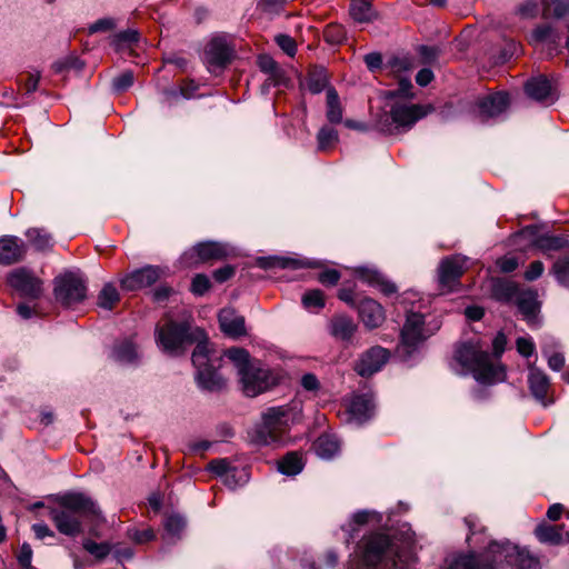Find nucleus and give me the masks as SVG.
Here are the masks:
<instances>
[{
  "mask_svg": "<svg viewBox=\"0 0 569 569\" xmlns=\"http://www.w3.org/2000/svg\"><path fill=\"white\" fill-rule=\"evenodd\" d=\"M539 561L526 549L509 541L492 540L483 553L460 555L448 569H538Z\"/></svg>",
  "mask_w": 569,
  "mask_h": 569,
  "instance_id": "nucleus-1",
  "label": "nucleus"
},
{
  "mask_svg": "<svg viewBox=\"0 0 569 569\" xmlns=\"http://www.w3.org/2000/svg\"><path fill=\"white\" fill-rule=\"evenodd\" d=\"M98 513L99 508L91 498L71 492L59 498L58 506L50 510V519L60 533L76 536L81 532L82 520Z\"/></svg>",
  "mask_w": 569,
  "mask_h": 569,
  "instance_id": "nucleus-2",
  "label": "nucleus"
},
{
  "mask_svg": "<svg viewBox=\"0 0 569 569\" xmlns=\"http://www.w3.org/2000/svg\"><path fill=\"white\" fill-rule=\"evenodd\" d=\"M224 356L233 363L240 388L247 397H257L274 385L270 370L252 359L247 350L233 347L226 350Z\"/></svg>",
  "mask_w": 569,
  "mask_h": 569,
  "instance_id": "nucleus-3",
  "label": "nucleus"
},
{
  "mask_svg": "<svg viewBox=\"0 0 569 569\" xmlns=\"http://www.w3.org/2000/svg\"><path fill=\"white\" fill-rule=\"evenodd\" d=\"M302 403L299 400L268 408L262 413V421L254 430V441L260 445H271L280 441L289 427L300 420Z\"/></svg>",
  "mask_w": 569,
  "mask_h": 569,
  "instance_id": "nucleus-4",
  "label": "nucleus"
},
{
  "mask_svg": "<svg viewBox=\"0 0 569 569\" xmlns=\"http://www.w3.org/2000/svg\"><path fill=\"white\" fill-rule=\"evenodd\" d=\"M455 359L462 369L470 371L479 382L495 383L505 379L503 368L493 365L489 353L473 343L460 346L455 352Z\"/></svg>",
  "mask_w": 569,
  "mask_h": 569,
  "instance_id": "nucleus-5",
  "label": "nucleus"
},
{
  "mask_svg": "<svg viewBox=\"0 0 569 569\" xmlns=\"http://www.w3.org/2000/svg\"><path fill=\"white\" fill-rule=\"evenodd\" d=\"M429 111V107L395 101L389 110H383L377 116L375 127L382 133L396 134L411 129Z\"/></svg>",
  "mask_w": 569,
  "mask_h": 569,
  "instance_id": "nucleus-6",
  "label": "nucleus"
},
{
  "mask_svg": "<svg viewBox=\"0 0 569 569\" xmlns=\"http://www.w3.org/2000/svg\"><path fill=\"white\" fill-rule=\"evenodd\" d=\"M204 333L199 328H192L188 321L180 323L168 321L156 329V341L163 352L178 356L196 341L203 342Z\"/></svg>",
  "mask_w": 569,
  "mask_h": 569,
  "instance_id": "nucleus-7",
  "label": "nucleus"
},
{
  "mask_svg": "<svg viewBox=\"0 0 569 569\" xmlns=\"http://www.w3.org/2000/svg\"><path fill=\"white\" fill-rule=\"evenodd\" d=\"M438 329L437 323L433 326L427 325L423 315L408 313L400 333V343L397 347L398 355L403 359L411 357Z\"/></svg>",
  "mask_w": 569,
  "mask_h": 569,
  "instance_id": "nucleus-8",
  "label": "nucleus"
},
{
  "mask_svg": "<svg viewBox=\"0 0 569 569\" xmlns=\"http://www.w3.org/2000/svg\"><path fill=\"white\" fill-rule=\"evenodd\" d=\"M209 351L206 342L197 343L192 353V363L197 368L198 386L208 391H220L226 387L223 379L217 370L209 363Z\"/></svg>",
  "mask_w": 569,
  "mask_h": 569,
  "instance_id": "nucleus-9",
  "label": "nucleus"
},
{
  "mask_svg": "<svg viewBox=\"0 0 569 569\" xmlns=\"http://www.w3.org/2000/svg\"><path fill=\"white\" fill-rule=\"evenodd\" d=\"M54 297L66 307H72L86 299L87 286L76 273L67 272L54 279Z\"/></svg>",
  "mask_w": 569,
  "mask_h": 569,
  "instance_id": "nucleus-10",
  "label": "nucleus"
},
{
  "mask_svg": "<svg viewBox=\"0 0 569 569\" xmlns=\"http://www.w3.org/2000/svg\"><path fill=\"white\" fill-rule=\"evenodd\" d=\"M391 555L390 539L383 533H371L361 541V556L368 566H376Z\"/></svg>",
  "mask_w": 569,
  "mask_h": 569,
  "instance_id": "nucleus-11",
  "label": "nucleus"
},
{
  "mask_svg": "<svg viewBox=\"0 0 569 569\" xmlns=\"http://www.w3.org/2000/svg\"><path fill=\"white\" fill-rule=\"evenodd\" d=\"M8 283L21 297L37 299L42 292L41 281L26 268H18L8 276Z\"/></svg>",
  "mask_w": 569,
  "mask_h": 569,
  "instance_id": "nucleus-12",
  "label": "nucleus"
},
{
  "mask_svg": "<svg viewBox=\"0 0 569 569\" xmlns=\"http://www.w3.org/2000/svg\"><path fill=\"white\" fill-rule=\"evenodd\" d=\"M389 351L380 346L371 347L365 351L355 363V371L363 377L368 378L380 371L389 359Z\"/></svg>",
  "mask_w": 569,
  "mask_h": 569,
  "instance_id": "nucleus-13",
  "label": "nucleus"
},
{
  "mask_svg": "<svg viewBox=\"0 0 569 569\" xmlns=\"http://www.w3.org/2000/svg\"><path fill=\"white\" fill-rule=\"evenodd\" d=\"M163 270L156 266H146L127 274L120 280L121 288L127 291L141 290L156 283Z\"/></svg>",
  "mask_w": 569,
  "mask_h": 569,
  "instance_id": "nucleus-14",
  "label": "nucleus"
},
{
  "mask_svg": "<svg viewBox=\"0 0 569 569\" xmlns=\"http://www.w3.org/2000/svg\"><path fill=\"white\" fill-rule=\"evenodd\" d=\"M231 57L232 49L222 37L212 38L204 50V61L210 70L226 67Z\"/></svg>",
  "mask_w": 569,
  "mask_h": 569,
  "instance_id": "nucleus-15",
  "label": "nucleus"
},
{
  "mask_svg": "<svg viewBox=\"0 0 569 569\" xmlns=\"http://www.w3.org/2000/svg\"><path fill=\"white\" fill-rule=\"evenodd\" d=\"M466 268V258L461 256H452L446 258L439 266V283L442 289L451 290L453 284L462 276Z\"/></svg>",
  "mask_w": 569,
  "mask_h": 569,
  "instance_id": "nucleus-16",
  "label": "nucleus"
},
{
  "mask_svg": "<svg viewBox=\"0 0 569 569\" xmlns=\"http://www.w3.org/2000/svg\"><path fill=\"white\" fill-rule=\"evenodd\" d=\"M515 300L519 311L528 325L537 326L539 322L538 313L540 310V302L538 301L537 292L533 290L519 291Z\"/></svg>",
  "mask_w": 569,
  "mask_h": 569,
  "instance_id": "nucleus-17",
  "label": "nucleus"
},
{
  "mask_svg": "<svg viewBox=\"0 0 569 569\" xmlns=\"http://www.w3.org/2000/svg\"><path fill=\"white\" fill-rule=\"evenodd\" d=\"M359 317L369 329L380 327L386 319L382 306L370 298L361 300L359 305Z\"/></svg>",
  "mask_w": 569,
  "mask_h": 569,
  "instance_id": "nucleus-18",
  "label": "nucleus"
},
{
  "mask_svg": "<svg viewBox=\"0 0 569 569\" xmlns=\"http://www.w3.org/2000/svg\"><path fill=\"white\" fill-rule=\"evenodd\" d=\"M219 323L221 330L233 338L246 335L244 318L237 313L232 308H223L219 312Z\"/></svg>",
  "mask_w": 569,
  "mask_h": 569,
  "instance_id": "nucleus-19",
  "label": "nucleus"
},
{
  "mask_svg": "<svg viewBox=\"0 0 569 569\" xmlns=\"http://www.w3.org/2000/svg\"><path fill=\"white\" fill-rule=\"evenodd\" d=\"M355 273L361 281L376 287L386 296H390L397 291L396 284L386 279V277L376 269L359 267L355 270Z\"/></svg>",
  "mask_w": 569,
  "mask_h": 569,
  "instance_id": "nucleus-20",
  "label": "nucleus"
},
{
  "mask_svg": "<svg viewBox=\"0 0 569 569\" xmlns=\"http://www.w3.org/2000/svg\"><path fill=\"white\" fill-rule=\"evenodd\" d=\"M24 246L22 241L12 236L0 238V263L12 264L18 262L24 256Z\"/></svg>",
  "mask_w": 569,
  "mask_h": 569,
  "instance_id": "nucleus-21",
  "label": "nucleus"
},
{
  "mask_svg": "<svg viewBox=\"0 0 569 569\" xmlns=\"http://www.w3.org/2000/svg\"><path fill=\"white\" fill-rule=\"evenodd\" d=\"M509 102L508 93H493L479 100V112L483 118L497 117L508 108Z\"/></svg>",
  "mask_w": 569,
  "mask_h": 569,
  "instance_id": "nucleus-22",
  "label": "nucleus"
},
{
  "mask_svg": "<svg viewBox=\"0 0 569 569\" xmlns=\"http://www.w3.org/2000/svg\"><path fill=\"white\" fill-rule=\"evenodd\" d=\"M525 90L530 98L539 102L552 103L556 100L550 81L542 76L527 81Z\"/></svg>",
  "mask_w": 569,
  "mask_h": 569,
  "instance_id": "nucleus-23",
  "label": "nucleus"
},
{
  "mask_svg": "<svg viewBox=\"0 0 569 569\" xmlns=\"http://www.w3.org/2000/svg\"><path fill=\"white\" fill-rule=\"evenodd\" d=\"M373 401L369 396L356 395L349 403V415L357 423H363L373 413Z\"/></svg>",
  "mask_w": 569,
  "mask_h": 569,
  "instance_id": "nucleus-24",
  "label": "nucleus"
},
{
  "mask_svg": "<svg viewBox=\"0 0 569 569\" xmlns=\"http://www.w3.org/2000/svg\"><path fill=\"white\" fill-rule=\"evenodd\" d=\"M193 252L201 262L220 260L228 254L227 247L223 243L216 241L200 242L193 247Z\"/></svg>",
  "mask_w": 569,
  "mask_h": 569,
  "instance_id": "nucleus-25",
  "label": "nucleus"
},
{
  "mask_svg": "<svg viewBox=\"0 0 569 569\" xmlns=\"http://www.w3.org/2000/svg\"><path fill=\"white\" fill-rule=\"evenodd\" d=\"M528 383L532 396L546 405L545 398L550 386L547 375L537 368H530Z\"/></svg>",
  "mask_w": 569,
  "mask_h": 569,
  "instance_id": "nucleus-26",
  "label": "nucleus"
},
{
  "mask_svg": "<svg viewBox=\"0 0 569 569\" xmlns=\"http://www.w3.org/2000/svg\"><path fill=\"white\" fill-rule=\"evenodd\" d=\"M356 329L357 325L350 317L339 315L331 319L330 332L337 339L343 341L350 340L356 332Z\"/></svg>",
  "mask_w": 569,
  "mask_h": 569,
  "instance_id": "nucleus-27",
  "label": "nucleus"
},
{
  "mask_svg": "<svg viewBox=\"0 0 569 569\" xmlns=\"http://www.w3.org/2000/svg\"><path fill=\"white\" fill-rule=\"evenodd\" d=\"M350 16L356 22L366 23L371 22L377 14L368 0H352Z\"/></svg>",
  "mask_w": 569,
  "mask_h": 569,
  "instance_id": "nucleus-28",
  "label": "nucleus"
},
{
  "mask_svg": "<svg viewBox=\"0 0 569 569\" xmlns=\"http://www.w3.org/2000/svg\"><path fill=\"white\" fill-rule=\"evenodd\" d=\"M112 357L123 365H131L138 360V351L131 340H123L114 346Z\"/></svg>",
  "mask_w": 569,
  "mask_h": 569,
  "instance_id": "nucleus-29",
  "label": "nucleus"
},
{
  "mask_svg": "<svg viewBox=\"0 0 569 569\" xmlns=\"http://www.w3.org/2000/svg\"><path fill=\"white\" fill-rule=\"evenodd\" d=\"M338 440L330 435L320 436L315 442V450L320 458L330 459L339 451Z\"/></svg>",
  "mask_w": 569,
  "mask_h": 569,
  "instance_id": "nucleus-30",
  "label": "nucleus"
},
{
  "mask_svg": "<svg viewBox=\"0 0 569 569\" xmlns=\"http://www.w3.org/2000/svg\"><path fill=\"white\" fill-rule=\"evenodd\" d=\"M278 469L283 475L296 476L303 469L302 458L297 452H289L278 462Z\"/></svg>",
  "mask_w": 569,
  "mask_h": 569,
  "instance_id": "nucleus-31",
  "label": "nucleus"
},
{
  "mask_svg": "<svg viewBox=\"0 0 569 569\" xmlns=\"http://www.w3.org/2000/svg\"><path fill=\"white\" fill-rule=\"evenodd\" d=\"M535 244L538 249L547 252L561 250L569 246V241L562 236L543 234L536 239Z\"/></svg>",
  "mask_w": 569,
  "mask_h": 569,
  "instance_id": "nucleus-32",
  "label": "nucleus"
},
{
  "mask_svg": "<svg viewBox=\"0 0 569 569\" xmlns=\"http://www.w3.org/2000/svg\"><path fill=\"white\" fill-rule=\"evenodd\" d=\"M327 119L331 123L342 121V107L339 101L337 91L333 88L327 90Z\"/></svg>",
  "mask_w": 569,
  "mask_h": 569,
  "instance_id": "nucleus-33",
  "label": "nucleus"
},
{
  "mask_svg": "<svg viewBox=\"0 0 569 569\" xmlns=\"http://www.w3.org/2000/svg\"><path fill=\"white\" fill-rule=\"evenodd\" d=\"M561 528L562 526L539 525L535 533L541 542L559 545L562 541Z\"/></svg>",
  "mask_w": 569,
  "mask_h": 569,
  "instance_id": "nucleus-34",
  "label": "nucleus"
},
{
  "mask_svg": "<svg viewBox=\"0 0 569 569\" xmlns=\"http://www.w3.org/2000/svg\"><path fill=\"white\" fill-rule=\"evenodd\" d=\"M259 266L264 269L270 268H290V269H299L305 266L302 261H299L297 259L287 258V257H267V258H260L259 259Z\"/></svg>",
  "mask_w": 569,
  "mask_h": 569,
  "instance_id": "nucleus-35",
  "label": "nucleus"
},
{
  "mask_svg": "<svg viewBox=\"0 0 569 569\" xmlns=\"http://www.w3.org/2000/svg\"><path fill=\"white\" fill-rule=\"evenodd\" d=\"M26 236L36 250L44 251L52 247V238L43 229L31 228L27 231Z\"/></svg>",
  "mask_w": 569,
  "mask_h": 569,
  "instance_id": "nucleus-36",
  "label": "nucleus"
},
{
  "mask_svg": "<svg viewBox=\"0 0 569 569\" xmlns=\"http://www.w3.org/2000/svg\"><path fill=\"white\" fill-rule=\"evenodd\" d=\"M518 293V288L512 282L497 280L492 284V296L499 301H510L516 299Z\"/></svg>",
  "mask_w": 569,
  "mask_h": 569,
  "instance_id": "nucleus-37",
  "label": "nucleus"
},
{
  "mask_svg": "<svg viewBox=\"0 0 569 569\" xmlns=\"http://www.w3.org/2000/svg\"><path fill=\"white\" fill-rule=\"evenodd\" d=\"M120 296L117 288L112 283H106L98 295V306L106 310H112L119 302Z\"/></svg>",
  "mask_w": 569,
  "mask_h": 569,
  "instance_id": "nucleus-38",
  "label": "nucleus"
},
{
  "mask_svg": "<svg viewBox=\"0 0 569 569\" xmlns=\"http://www.w3.org/2000/svg\"><path fill=\"white\" fill-rule=\"evenodd\" d=\"M370 516L369 511H358L352 516L350 522L342 527V530L347 532V543L357 537L359 528L368 522Z\"/></svg>",
  "mask_w": 569,
  "mask_h": 569,
  "instance_id": "nucleus-39",
  "label": "nucleus"
},
{
  "mask_svg": "<svg viewBox=\"0 0 569 569\" xmlns=\"http://www.w3.org/2000/svg\"><path fill=\"white\" fill-rule=\"evenodd\" d=\"M550 273L561 286H569V254L559 257L553 262Z\"/></svg>",
  "mask_w": 569,
  "mask_h": 569,
  "instance_id": "nucleus-40",
  "label": "nucleus"
},
{
  "mask_svg": "<svg viewBox=\"0 0 569 569\" xmlns=\"http://www.w3.org/2000/svg\"><path fill=\"white\" fill-rule=\"evenodd\" d=\"M569 13V0H549L543 6V17L563 18Z\"/></svg>",
  "mask_w": 569,
  "mask_h": 569,
  "instance_id": "nucleus-41",
  "label": "nucleus"
},
{
  "mask_svg": "<svg viewBox=\"0 0 569 569\" xmlns=\"http://www.w3.org/2000/svg\"><path fill=\"white\" fill-rule=\"evenodd\" d=\"M83 549L93 556L97 560L104 559L111 551V546L108 542H96L91 539H86L82 543Z\"/></svg>",
  "mask_w": 569,
  "mask_h": 569,
  "instance_id": "nucleus-42",
  "label": "nucleus"
},
{
  "mask_svg": "<svg viewBox=\"0 0 569 569\" xmlns=\"http://www.w3.org/2000/svg\"><path fill=\"white\" fill-rule=\"evenodd\" d=\"M308 89L312 93H320L328 84V77L323 70H315L308 77Z\"/></svg>",
  "mask_w": 569,
  "mask_h": 569,
  "instance_id": "nucleus-43",
  "label": "nucleus"
},
{
  "mask_svg": "<svg viewBox=\"0 0 569 569\" xmlns=\"http://www.w3.org/2000/svg\"><path fill=\"white\" fill-rule=\"evenodd\" d=\"M338 140V133L335 129L323 127L318 131L317 142L320 151H326Z\"/></svg>",
  "mask_w": 569,
  "mask_h": 569,
  "instance_id": "nucleus-44",
  "label": "nucleus"
},
{
  "mask_svg": "<svg viewBox=\"0 0 569 569\" xmlns=\"http://www.w3.org/2000/svg\"><path fill=\"white\" fill-rule=\"evenodd\" d=\"M229 461L227 459H214L210 461L208 469L214 475L222 478L224 483H232L230 480L231 469Z\"/></svg>",
  "mask_w": 569,
  "mask_h": 569,
  "instance_id": "nucleus-45",
  "label": "nucleus"
},
{
  "mask_svg": "<svg viewBox=\"0 0 569 569\" xmlns=\"http://www.w3.org/2000/svg\"><path fill=\"white\" fill-rule=\"evenodd\" d=\"M302 305L307 309H321L325 306L323 293L320 290H310L302 297Z\"/></svg>",
  "mask_w": 569,
  "mask_h": 569,
  "instance_id": "nucleus-46",
  "label": "nucleus"
},
{
  "mask_svg": "<svg viewBox=\"0 0 569 569\" xmlns=\"http://www.w3.org/2000/svg\"><path fill=\"white\" fill-rule=\"evenodd\" d=\"M186 527V520L179 515H171L166 519L164 528L171 536L178 537Z\"/></svg>",
  "mask_w": 569,
  "mask_h": 569,
  "instance_id": "nucleus-47",
  "label": "nucleus"
},
{
  "mask_svg": "<svg viewBox=\"0 0 569 569\" xmlns=\"http://www.w3.org/2000/svg\"><path fill=\"white\" fill-rule=\"evenodd\" d=\"M133 81H134L133 72L127 70L113 78L112 88L117 92H123V91L128 90L133 84Z\"/></svg>",
  "mask_w": 569,
  "mask_h": 569,
  "instance_id": "nucleus-48",
  "label": "nucleus"
},
{
  "mask_svg": "<svg viewBox=\"0 0 569 569\" xmlns=\"http://www.w3.org/2000/svg\"><path fill=\"white\" fill-rule=\"evenodd\" d=\"M325 38L329 43H341L346 38V32L340 24H329L325 30Z\"/></svg>",
  "mask_w": 569,
  "mask_h": 569,
  "instance_id": "nucleus-49",
  "label": "nucleus"
},
{
  "mask_svg": "<svg viewBox=\"0 0 569 569\" xmlns=\"http://www.w3.org/2000/svg\"><path fill=\"white\" fill-rule=\"evenodd\" d=\"M210 280L206 274H196L191 282V291L197 296L204 295L210 289Z\"/></svg>",
  "mask_w": 569,
  "mask_h": 569,
  "instance_id": "nucleus-50",
  "label": "nucleus"
},
{
  "mask_svg": "<svg viewBox=\"0 0 569 569\" xmlns=\"http://www.w3.org/2000/svg\"><path fill=\"white\" fill-rule=\"evenodd\" d=\"M277 44L290 57H293L297 51L295 40L287 34H279L276 37Z\"/></svg>",
  "mask_w": 569,
  "mask_h": 569,
  "instance_id": "nucleus-51",
  "label": "nucleus"
},
{
  "mask_svg": "<svg viewBox=\"0 0 569 569\" xmlns=\"http://www.w3.org/2000/svg\"><path fill=\"white\" fill-rule=\"evenodd\" d=\"M138 41V32L136 30H126L113 37L112 43L118 48L122 43H133Z\"/></svg>",
  "mask_w": 569,
  "mask_h": 569,
  "instance_id": "nucleus-52",
  "label": "nucleus"
},
{
  "mask_svg": "<svg viewBox=\"0 0 569 569\" xmlns=\"http://www.w3.org/2000/svg\"><path fill=\"white\" fill-rule=\"evenodd\" d=\"M318 280L325 286H336L340 280V272L336 269H327L319 273Z\"/></svg>",
  "mask_w": 569,
  "mask_h": 569,
  "instance_id": "nucleus-53",
  "label": "nucleus"
},
{
  "mask_svg": "<svg viewBox=\"0 0 569 569\" xmlns=\"http://www.w3.org/2000/svg\"><path fill=\"white\" fill-rule=\"evenodd\" d=\"M543 270H545V266L541 261H539V260L532 261L525 272V279L528 281H533V280L538 279L539 277H541Z\"/></svg>",
  "mask_w": 569,
  "mask_h": 569,
  "instance_id": "nucleus-54",
  "label": "nucleus"
},
{
  "mask_svg": "<svg viewBox=\"0 0 569 569\" xmlns=\"http://www.w3.org/2000/svg\"><path fill=\"white\" fill-rule=\"evenodd\" d=\"M388 68H390V71L392 72H401L407 71L412 68V63L408 58H392L389 63Z\"/></svg>",
  "mask_w": 569,
  "mask_h": 569,
  "instance_id": "nucleus-55",
  "label": "nucleus"
},
{
  "mask_svg": "<svg viewBox=\"0 0 569 569\" xmlns=\"http://www.w3.org/2000/svg\"><path fill=\"white\" fill-rule=\"evenodd\" d=\"M114 28V21L111 18H102L97 20L89 27L90 33H96L100 31H109Z\"/></svg>",
  "mask_w": 569,
  "mask_h": 569,
  "instance_id": "nucleus-56",
  "label": "nucleus"
},
{
  "mask_svg": "<svg viewBox=\"0 0 569 569\" xmlns=\"http://www.w3.org/2000/svg\"><path fill=\"white\" fill-rule=\"evenodd\" d=\"M230 471V480L232 481V483H226L228 487L236 488L237 486L247 482L248 476L243 469L239 470L236 467H231Z\"/></svg>",
  "mask_w": 569,
  "mask_h": 569,
  "instance_id": "nucleus-57",
  "label": "nucleus"
},
{
  "mask_svg": "<svg viewBox=\"0 0 569 569\" xmlns=\"http://www.w3.org/2000/svg\"><path fill=\"white\" fill-rule=\"evenodd\" d=\"M497 266L502 272H512L518 267V260L512 256H505L497 261Z\"/></svg>",
  "mask_w": 569,
  "mask_h": 569,
  "instance_id": "nucleus-58",
  "label": "nucleus"
},
{
  "mask_svg": "<svg viewBox=\"0 0 569 569\" xmlns=\"http://www.w3.org/2000/svg\"><path fill=\"white\" fill-rule=\"evenodd\" d=\"M517 350L523 357H530L535 351V345L530 339L527 338H518L517 339Z\"/></svg>",
  "mask_w": 569,
  "mask_h": 569,
  "instance_id": "nucleus-59",
  "label": "nucleus"
},
{
  "mask_svg": "<svg viewBox=\"0 0 569 569\" xmlns=\"http://www.w3.org/2000/svg\"><path fill=\"white\" fill-rule=\"evenodd\" d=\"M31 559H32L31 547L29 545H26V543L22 545V547L20 549V552H19V556H18L19 563L24 569H30L31 568Z\"/></svg>",
  "mask_w": 569,
  "mask_h": 569,
  "instance_id": "nucleus-60",
  "label": "nucleus"
},
{
  "mask_svg": "<svg viewBox=\"0 0 569 569\" xmlns=\"http://www.w3.org/2000/svg\"><path fill=\"white\" fill-rule=\"evenodd\" d=\"M40 78V72H33L28 74L27 79L22 84L26 93H32L38 89Z\"/></svg>",
  "mask_w": 569,
  "mask_h": 569,
  "instance_id": "nucleus-61",
  "label": "nucleus"
},
{
  "mask_svg": "<svg viewBox=\"0 0 569 569\" xmlns=\"http://www.w3.org/2000/svg\"><path fill=\"white\" fill-rule=\"evenodd\" d=\"M234 274V268L232 266H224L214 270L213 278L217 282H224L229 280Z\"/></svg>",
  "mask_w": 569,
  "mask_h": 569,
  "instance_id": "nucleus-62",
  "label": "nucleus"
},
{
  "mask_svg": "<svg viewBox=\"0 0 569 569\" xmlns=\"http://www.w3.org/2000/svg\"><path fill=\"white\" fill-rule=\"evenodd\" d=\"M365 63L370 71H375L382 66V57L378 52H371L365 56Z\"/></svg>",
  "mask_w": 569,
  "mask_h": 569,
  "instance_id": "nucleus-63",
  "label": "nucleus"
},
{
  "mask_svg": "<svg viewBox=\"0 0 569 569\" xmlns=\"http://www.w3.org/2000/svg\"><path fill=\"white\" fill-rule=\"evenodd\" d=\"M301 386L308 391H316L319 389L320 383L313 373H306L301 378Z\"/></svg>",
  "mask_w": 569,
  "mask_h": 569,
  "instance_id": "nucleus-64",
  "label": "nucleus"
}]
</instances>
